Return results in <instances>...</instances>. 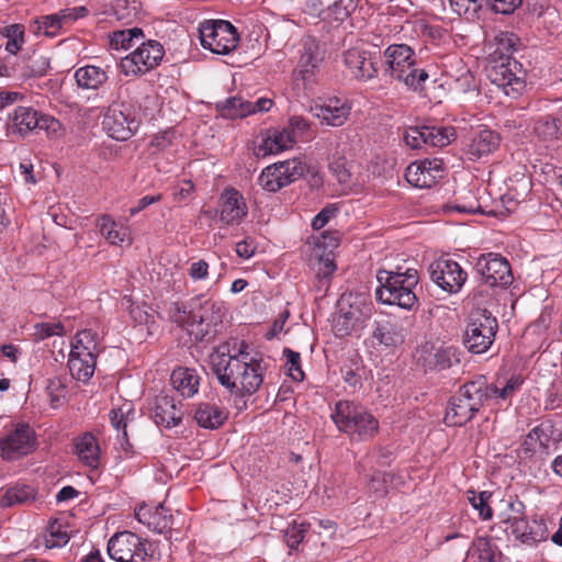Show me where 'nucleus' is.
Here are the masks:
<instances>
[{
	"instance_id": "nucleus-31",
	"label": "nucleus",
	"mask_w": 562,
	"mask_h": 562,
	"mask_svg": "<svg viewBox=\"0 0 562 562\" xmlns=\"http://www.w3.org/2000/svg\"><path fill=\"white\" fill-rule=\"evenodd\" d=\"M295 143V134L293 131L284 127L281 131L270 132L263 139L261 149L265 154H278L282 150L291 148Z\"/></svg>"
},
{
	"instance_id": "nucleus-41",
	"label": "nucleus",
	"mask_w": 562,
	"mask_h": 562,
	"mask_svg": "<svg viewBox=\"0 0 562 562\" xmlns=\"http://www.w3.org/2000/svg\"><path fill=\"white\" fill-rule=\"evenodd\" d=\"M0 34L8 38L5 50L10 54H18L24 44V26L22 24H11L0 30Z\"/></svg>"
},
{
	"instance_id": "nucleus-62",
	"label": "nucleus",
	"mask_w": 562,
	"mask_h": 562,
	"mask_svg": "<svg viewBox=\"0 0 562 562\" xmlns=\"http://www.w3.org/2000/svg\"><path fill=\"white\" fill-rule=\"evenodd\" d=\"M453 209L462 213H484L481 204L473 195H471L470 200L459 201Z\"/></svg>"
},
{
	"instance_id": "nucleus-3",
	"label": "nucleus",
	"mask_w": 562,
	"mask_h": 562,
	"mask_svg": "<svg viewBox=\"0 0 562 562\" xmlns=\"http://www.w3.org/2000/svg\"><path fill=\"white\" fill-rule=\"evenodd\" d=\"M376 278L380 286L375 290V297L381 303L404 310H412L417 304L414 289L419 282V276L416 269L407 268L403 271L397 267L394 271L380 270Z\"/></svg>"
},
{
	"instance_id": "nucleus-45",
	"label": "nucleus",
	"mask_w": 562,
	"mask_h": 562,
	"mask_svg": "<svg viewBox=\"0 0 562 562\" xmlns=\"http://www.w3.org/2000/svg\"><path fill=\"white\" fill-rule=\"evenodd\" d=\"M549 436L541 426H537L527 435L521 443V448L526 453L533 452L537 450V447L540 449L547 448Z\"/></svg>"
},
{
	"instance_id": "nucleus-46",
	"label": "nucleus",
	"mask_w": 562,
	"mask_h": 562,
	"mask_svg": "<svg viewBox=\"0 0 562 562\" xmlns=\"http://www.w3.org/2000/svg\"><path fill=\"white\" fill-rule=\"evenodd\" d=\"M34 33L43 32L44 35L54 37L63 27L57 13L50 15H43L34 21Z\"/></svg>"
},
{
	"instance_id": "nucleus-29",
	"label": "nucleus",
	"mask_w": 562,
	"mask_h": 562,
	"mask_svg": "<svg viewBox=\"0 0 562 562\" xmlns=\"http://www.w3.org/2000/svg\"><path fill=\"white\" fill-rule=\"evenodd\" d=\"M173 387L186 397H192L199 391L200 376L190 368H178L170 376Z\"/></svg>"
},
{
	"instance_id": "nucleus-36",
	"label": "nucleus",
	"mask_w": 562,
	"mask_h": 562,
	"mask_svg": "<svg viewBox=\"0 0 562 562\" xmlns=\"http://www.w3.org/2000/svg\"><path fill=\"white\" fill-rule=\"evenodd\" d=\"M425 145L432 147H445L456 138V131L452 126L424 125Z\"/></svg>"
},
{
	"instance_id": "nucleus-18",
	"label": "nucleus",
	"mask_w": 562,
	"mask_h": 562,
	"mask_svg": "<svg viewBox=\"0 0 562 562\" xmlns=\"http://www.w3.org/2000/svg\"><path fill=\"white\" fill-rule=\"evenodd\" d=\"M183 412L173 397L168 395L156 396L151 406V418L157 426L171 428L182 422Z\"/></svg>"
},
{
	"instance_id": "nucleus-15",
	"label": "nucleus",
	"mask_w": 562,
	"mask_h": 562,
	"mask_svg": "<svg viewBox=\"0 0 562 562\" xmlns=\"http://www.w3.org/2000/svg\"><path fill=\"white\" fill-rule=\"evenodd\" d=\"M325 59V49L314 37H306L302 43V52L297 61L296 75L304 81L311 82L319 72Z\"/></svg>"
},
{
	"instance_id": "nucleus-21",
	"label": "nucleus",
	"mask_w": 562,
	"mask_h": 562,
	"mask_svg": "<svg viewBox=\"0 0 562 562\" xmlns=\"http://www.w3.org/2000/svg\"><path fill=\"white\" fill-rule=\"evenodd\" d=\"M37 111L32 108L18 106L10 113L7 121V131L10 135L25 137L36 131Z\"/></svg>"
},
{
	"instance_id": "nucleus-23",
	"label": "nucleus",
	"mask_w": 562,
	"mask_h": 562,
	"mask_svg": "<svg viewBox=\"0 0 562 562\" xmlns=\"http://www.w3.org/2000/svg\"><path fill=\"white\" fill-rule=\"evenodd\" d=\"M520 44V38L513 32L498 31L488 42L490 56L494 61H510L512 54Z\"/></svg>"
},
{
	"instance_id": "nucleus-9",
	"label": "nucleus",
	"mask_w": 562,
	"mask_h": 562,
	"mask_svg": "<svg viewBox=\"0 0 562 562\" xmlns=\"http://www.w3.org/2000/svg\"><path fill=\"white\" fill-rule=\"evenodd\" d=\"M103 130L116 140L130 139L139 127L133 106L126 102H113L102 120Z\"/></svg>"
},
{
	"instance_id": "nucleus-14",
	"label": "nucleus",
	"mask_w": 562,
	"mask_h": 562,
	"mask_svg": "<svg viewBox=\"0 0 562 562\" xmlns=\"http://www.w3.org/2000/svg\"><path fill=\"white\" fill-rule=\"evenodd\" d=\"M35 449L34 431L26 424H21L0 440V457L14 460L31 453Z\"/></svg>"
},
{
	"instance_id": "nucleus-63",
	"label": "nucleus",
	"mask_w": 562,
	"mask_h": 562,
	"mask_svg": "<svg viewBox=\"0 0 562 562\" xmlns=\"http://www.w3.org/2000/svg\"><path fill=\"white\" fill-rule=\"evenodd\" d=\"M105 238L112 245H121L128 239L127 228L119 225L116 228H112V231L106 232Z\"/></svg>"
},
{
	"instance_id": "nucleus-37",
	"label": "nucleus",
	"mask_w": 562,
	"mask_h": 562,
	"mask_svg": "<svg viewBox=\"0 0 562 562\" xmlns=\"http://www.w3.org/2000/svg\"><path fill=\"white\" fill-rule=\"evenodd\" d=\"M34 498L35 492L33 487L29 485H15L7 488L1 496L0 504L3 507H9L31 503Z\"/></svg>"
},
{
	"instance_id": "nucleus-28",
	"label": "nucleus",
	"mask_w": 562,
	"mask_h": 562,
	"mask_svg": "<svg viewBox=\"0 0 562 562\" xmlns=\"http://www.w3.org/2000/svg\"><path fill=\"white\" fill-rule=\"evenodd\" d=\"M194 419L205 429H216L227 419V413L215 404L200 403L194 411Z\"/></svg>"
},
{
	"instance_id": "nucleus-42",
	"label": "nucleus",
	"mask_w": 562,
	"mask_h": 562,
	"mask_svg": "<svg viewBox=\"0 0 562 562\" xmlns=\"http://www.w3.org/2000/svg\"><path fill=\"white\" fill-rule=\"evenodd\" d=\"M71 350L79 352H89L97 356L99 352L98 335L91 329H85L77 334L75 342L71 345Z\"/></svg>"
},
{
	"instance_id": "nucleus-6",
	"label": "nucleus",
	"mask_w": 562,
	"mask_h": 562,
	"mask_svg": "<svg viewBox=\"0 0 562 562\" xmlns=\"http://www.w3.org/2000/svg\"><path fill=\"white\" fill-rule=\"evenodd\" d=\"M172 318L179 324L187 325L190 335H194L196 340H203L212 331V328L222 322L221 307L206 300L199 310L192 307L187 313L178 303H175Z\"/></svg>"
},
{
	"instance_id": "nucleus-38",
	"label": "nucleus",
	"mask_w": 562,
	"mask_h": 562,
	"mask_svg": "<svg viewBox=\"0 0 562 562\" xmlns=\"http://www.w3.org/2000/svg\"><path fill=\"white\" fill-rule=\"evenodd\" d=\"M284 187L301 179L307 172V166L299 158L277 162Z\"/></svg>"
},
{
	"instance_id": "nucleus-56",
	"label": "nucleus",
	"mask_w": 562,
	"mask_h": 562,
	"mask_svg": "<svg viewBox=\"0 0 562 562\" xmlns=\"http://www.w3.org/2000/svg\"><path fill=\"white\" fill-rule=\"evenodd\" d=\"M404 140L413 149L420 148L425 145L424 125L409 126L404 133Z\"/></svg>"
},
{
	"instance_id": "nucleus-55",
	"label": "nucleus",
	"mask_w": 562,
	"mask_h": 562,
	"mask_svg": "<svg viewBox=\"0 0 562 562\" xmlns=\"http://www.w3.org/2000/svg\"><path fill=\"white\" fill-rule=\"evenodd\" d=\"M110 420L112 426L116 429H123L121 438L124 440V442H121V446L124 451L128 452L132 448L127 440V432H126V423L124 420V414L121 408H114L110 412Z\"/></svg>"
},
{
	"instance_id": "nucleus-30",
	"label": "nucleus",
	"mask_w": 562,
	"mask_h": 562,
	"mask_svg": "<svg viewBox=\"0 0 562 562\" xmlns=\"http://www.w3.org/2000/svg\"><path fill=\"white\" fill-rule=\"evenodd\" d=\"M75 452L79 460L90 468L99 464L100 448L95 437L86 432L75 440Z\"/></svg>"
},
{
	"instance_id": "nucleus-20",
	"label": "nucleus",
	"mask_w": 562,
	"mask_h": 562,
	"mask_svg": "<svg viewBox=\"0 0 562 562\" xmlns=\"http://www.w3.org/2000/svg\"><path fill=\"white\" fill-rule=\"evenodd\" d=\"M220 220L225 224H238L247 215L243 195L235 189H226L220 199Z\"/></svg>"
},
{
	"instance_id": "nucleus-60",
	"label": "nucleus",
	"mask_w": 562,
	"mask_h": 562,
	"mask_svg": "<svg viewBox=\"0 0 562 562\" xmlns=\"http://www.w3.org/2000/svg\"><path fill=\"white\" fill-rule=\"evenodd\" d=\"M36 130L45 131L48 135L56 134L60 130V123L58 120L50 115L37 113V125Z\"/></svg>"
},
{
	"instance_id": "nucleus-2",
	"label": "nucleus",
	"mask_w": 562,
	"mask_h": 562,
	"mask_svg": "<svg viewBox=\"0 0 562 562\" xmlns=\"http://www.w3.org/2000/svg\"><path fill=\"white\" fill-rule=\"evenodd\" d=\"M521 384L519 378H510L503 387L490 384L485 376L480 375L460 386L457 395L449 403L445 420L449 426H463L475 413L491 400L510 397Z\"/></svg>"
},
{
	"instance_id": "nucleus-10",
	"label": "nucleus",
	"mask_w": 562,
	"mask_h": 562,
	"mask_svg": "<svg viewBox=\"0 0 562 562\" xmlns=\"http://www.w3.org/2000/svg\"><path fill=\"white\" fill-rule=\"evenodd\" d=\"M151 544L131 531L115 533L108 542V554L117 562H145Z\"/></svg>"
},
{
	"instance_id": "nucleus-40",
	"label": "nucleus",
	"mask_w": 562,
	"mask_h": 562,
	"mask_svg": "<svg viewBox=\"0 0 562 562\" xmlns=\"http://www.w3.org/2000/svg\"><path fill=\"white\" fill-rule=\"evenodd\" d=\"M472 550L477 554L479 562H498L501 552L487 538L479 537L474 540Z\"/></svg>"
},
{
	"instance_id": "nucleus-43",
	"label": "nucleus",
	"mask_w": 562,
	"mask_h": 562,
	"mask_svg": "<svg viewBox=\"0 0 562 562\" xmlns=\"http://www.w3.org/2000/svg\"><path fill=\"white\" fill-rule=\"evenodd\" d=\"M312 258L316 261V276L318 279H329L336 270L334 254L321 252L319 248H314Z\"/></svg>"
},
{
	"instance_id": "nucleus-24",
	"label": "nucleus",
	"mask_w": 562,
	"mask_h": 562,
	"mask_svg": "<svg viewBox=\"0 0 562 562\" xmlns=\"http://www.w3.org/2000/svg\"><path fill=\"white\" fill-rule=\"evenodd\" d=\"M372 338L379 346L392 348L402 345L405 335L400 324L391 319H382L374 322Z\"/></svg>"
},
{
	"instance_id": "nucleus-1",
	"label": "nucleus",
	"mask_w": 562,
	"mask_h": 562,
	"mask_svg": "<svg viewBox=\"0 0 562 562\" xmlns=\"http://www.w3.org/2000/svg\"><path fill=\"white\" fill-rule=\"evenodd\" d=\"M245 342L220 345L210 356L212 372L221 385L239 396L256 393L263 382L262 360L251 357Z\"/></svg>"
},
{
	"instance_id": "nucleus-64",
	"label": "nucleus",
	"mask_w": 562,
	"mask_h": 562,
	"mask_svg": "<svg viewBox=\"0 0 562 562\" xmlns=\"http://www.w3.org/2000/svg\"><path fill=\"white\" fill-rule=\"evenodd\" d=\"M353 5L352 0H339L334 3L331 10L336 20H344L350 14V8Z\"/></svg>"
},
{
	"instance_id": "nucleus-54",
	"label": "nucleus",
	"mask_w": 562,
	"mask_h": 562,
	"mask_svg": "<svg viewBox=\"0 0 562 562\" xmlns=\"http://www.w3.org/2000/svg\"><path fill=\"white\" fill-rule=\"evenodd\" d=\"M339 245V234L334 231L323 232L318 237H316L315 247L319 248V251L334 254V250Z\"/></svg>"
},
{
	"instance_id": "nucleus-19",
	"label": "nucleus",
	"mask_w": 562,
	"mask_h": 562,
	"mask_svg": "<svg viewBox=\"0 0 562 562\" xmlns=\"http://www.w3.org/2000/svg\"><path fill=\"white\" fill-rule=\"evenodd\" d=\"M311 112L322 124L339 127L347 121L350 108L339 99H329L312 105Z\"/></svg>"
},
{
	"instance_id": "nucleus-7",
	"label": "nucleus",
	"mask_w": 562,
	"mask_h": 562,
	"mask_svg": "<svg viewBox=\"0 0 562 562\" xmlns=\"http://www.w3.org/2000/svg\"><path fill=\"white\" fill-rule=\"evenodd\" d=\"M498 325L486 310H477L470 315L463 344L472 353H484L492 346Z\"/></svg>"
},
{
	"instance_id": "nucleus-49",
	"label": "nucleus",
	"mask_w": 562,
	"mask_h": 562,
	"mask_svg": "<svg viewBox=\"0 0 562 562\" xmlns=\"http://www.w3.org/2000/svg\"><path fill=\"white\" fill-rule=\"evenodd\" d=\"M69 541L67 531L63 530V526L54 521L48 527V535L45 538L46 548H58L65 546Z\"/></svg>"
},
{
	"instance_id": "nucleus-17",
	"label": "nucleus",
	"mask_w": 562,
	"mask_h": 562,
	"mask_svg": "<svg viewBox=\"0 0 562 562\" xmlns=\"http://www.w3.org/2000/svg\"><path fill=\"white\" fill-rule=\"evenodd\" d=\"M443 176V162L440 159L411 164L405 171L407 182L416 188H431Z\"/></svg>"
},
{
	"instance_id": "nucleus-4",
	"label": "nucleus",
	"mask_w": 562,
	"mask_h": 562,
	"mask_svg": "<svg viewBox=\"0 0 562 562\" xmlns=\"http://www.w3.org/2000/svg\"><path fill=\"white\" fill-rule=\"evenodd\" d=\"M331 419L340 431L352 439L367 440L379 430L378 419L363 406L351 401H338Z\"/></svg>"
},
{
	"instance_id": "nucleus-50",
	"label": "nucleus",
	"mask_w": 562,
	"mask_h": 562,
	"mask_svg": "<svg viewBox=\"0 0 562 562\" xmlns=\"http://www.w3.org/2000/svg\"><path fill=\"white\" fill-rule=\"evenodd\" d=\"M454 12L467 19H474L482 8V0H450Z\"/></svg>"
},
{
	"instance_id": "nucleus-32",
	"label": "nucleus",
	"mask_w": 562,
	"mask_h": 562,
	"mask_svg": "<svg viewBox=\"0 0 562 562\" xmlns=\"http://www.w3.org/2000/svg\"><path fill=\"white\" fill-rule=\"evenodd\" d=\"M460 362L459 351L454 347L438 348L429 352L425 366L431 370H446Z\"/></svg>"
},
{
	"instance_id": "nucleus-11",
	"label": "nucleus",
	"mask_w": 562,
	"mask_h": 562,
	"mask_svg": "<svg viewBox=\"0 0 562 562\" xmlns=\"http://www.w3.org/2000/svg\"><path fill=\"white\" fill-rule=\"evenodd\" d=\"M165 50L162 45L154 40L142 43L131 54L121 58L120 67L125 76H138L157 67Z\"/></svg>"
},
{
	"instance_id": "nucleus-34",
	"label": "nucleus",
	"mask_w": 562,
	"mask_h": 562,
	"mask_svg": "<svg viewBox=\"0 0 562 562\" xmlns=\"http://www.w3.org/2000/svg\"><path fill=\"white\" fill-rule=\"evenodd\" d=\"M250 101H246L240 97H231L223 102L216 104V109L223 117L235 120L243 119L254 114Z\"/></svg>"
},
{
	"instance_id": "nucleus-51",
	"label": "nucleus",
	"mask_w": 562,
	"mask_h": 562,
	"mask_svg": "<svg viewBox=\"0 0 562 562\" xmlns=\"http://www.w3.org/2000/svg\"><path fill=\"white\" fill-rule=\"evenodd\" d=\"M34 336L37 340H44L52 336H61L64 334V325L60 322L38 323L34 326Z\"/></svg>"
},
{
	"instance_id": "nucleus-44",
	"label": "nucleus",
	"mask_w": 562,
	"mask_h": 562,
	"mask_svg": "<svg viewBox=\"0 0 562 562\" xmlns=\"http://www.w3.org/2000/svg\"><path fill=\"white\" fill-rule=\"evenodd\" d=\"M258 182L262 189L269 192H277L284 187L277 162L261 171Z\"/></svg>"
},
{
	"instance_id": "nucleus-22",
	"label": "nucleus",
	"mask_w": 562,
	"mask_h": 562,
	"mask_svg": "<svg viewBox=\"0 0 562 562\" xmlns=\"http://www.w3.org/2000/svg\"><path fill=\"white\" fill-rule=\"evenodd\" d=\"M510 61H499L490 77L492 82L502 88L506 95L517 98L525 88V82L509 68Z\"/></svg>"
},
{
	"instance_id": "nucleus-53",
	"label": "nucleus",
	"mask_w": 562,
	"mask_h": 562,
	"mask_svg": "<svg viewBox=\"0 0 562 562\" xmlns=\"http://www.w3.org/2000/svg\"><path fill=\"white\" fill-rule=\"evenodd\" d=\"M502 521L508 525L525 517V505L521 501L515 498L507 501V509L502 513Z\"/></svg>"
},
{
	"instance_id": "nucleus-59",
	"label": "nucleus",
	"mask_w": 562,
	"mask_h": 562,
	"mask_svg": "<svg viewBox=\"0 0 562 562\" xmlns=\"http://www.w3.org/2000/svg\"><path fill=\"white\" fill-rule=\"evenodd\" d=\"M306 529L304 528V525L300 526H292L286 529L284 533L285 542L291 549L297 548V546L302 542L304 539V533Z\"/></svg>"
},
{
	"instance_id": "nucleus-57",
	"label": "nucleus",
	"mask_w": 562,
	"mask_h": 562,
	"mask_svg": "<svg viewBox=\"0 0 562 562\" xmlns=\"http://www.w3.org/2000/svg\"><path fill=\"white\" fill-rule=\"evenodd\" d=\"M49 66H50L49 58H47L45 56L33 54L30 57L29 68L33 76H37V77L44 76L47 72V70L49 69Z\"/></svg>"
},
{
	"instance_id": "nucleus-48",
	"label": "nucleus",
	"mask_w": 562,
	"mask_h": 562,
	"mask_svg": "<svg viewBox=\"0 0 562 562\" xmlns=\"http://www.w3.org/2000/svg\"><path fill=\"white\" fill-rule=\"evenodd\" d=\"M329 171L341 184H347L351 180V172L347 167V159L344 156L330 158L328 165Z\"/></svg>"
},
{
	"instance_id": "nucleus-13",
	"label": "nucleus",
	"mask_w": 562,
	"mask_h": 562,
	"mask_svg": "<svg viewBox=\"0 0 562 562\" xmlns=\"http://www.w3.org/2000/svg\"><path fill=\"white\" fill-rule=\"evenodd\" d=\"M475 270L490 286H508L514 279L508 261L493 252L482 255Z\"/></svg>"
},
{
	"instance_id": "nucleus-47",
	"label": "nucleus",
	"mask_w": 562,
	"mask_h": 562,
	"mask_svg": "<svg viewBox=\"0 0 562 562\" xmlns=\"http://www.w3.org/2000/svg\"><path fill=\"white\" fill-rule=\"evenodd\" d=\"M283 355L286 359L285 367H286L289 376H291L294 381H297V382L303 381L304 372L301 368L300 353L290 348H284Z\"/></svg>"
},
{
	"instance_id": "nucleus-27",
	"label": "nucleus",
	"mask_w": 562,
	"mask_h": 562,
	"mask_svg": "<svg viewBox=\"0 0 562 562\" xmlns=\"http://www.w3.org/2000/svg\"><path fill=\"white\" fill-rule=\"evenodd\" d=\"M97 356L89 352L71 350L68 359V368L72 378L87 382L94 373Z\"/></svg>"
},
{
	"instance_id": "nucleus-26",
	"label": "nucleus",
	"mask_w": 562,
	"mask_h": 562,
	"mask_svg": "<svg viewBox=\"0 0 562 562\" xmlns=\"http://www.w3.org/2000/svg\"><path fill=\"white\" fill-rule=\"evenodd\" d=\"M509 526L515 538L524 543L533 544L547 538L546 526L537 520L528 521L524 517Z\"/></svg>"
},
{
	"instance_id": "nucleus-35",
	"label": "nucleus",
	"mask_w": 562,
	"mask_h": 562,
	"mask_svg": "<svg viewBox=\"0 0 562 562\" xmlns=\"http://www.w3.org/2000/svg\"><path fill=\"white\" fill-rule=\"evenodd\" d=\"M533 132L543 140L555 139L562 134V115H546L539 117L533 125Z\"/></svg>"
},
{
	"instance_id": "nucleus-33",
	"label": "nucleus",
	"mask_w": 562,
	"mask_h": 562,
	"mask_svg": "<svg viewBox=\"0 0 562 562\" xmlns=\"http://www.w3.org/2000/svg\"><path fill=\"white\" fill-rule=\"evenodd\" d=\"M77 85L82 89H99L108 80L106 72L100 67L88 65L75 72Z\"/></svg>"
},
{
	"instance_id": "nucleus-39",
	"label": "nucleus",
	"mask_w": 562,
	"mask_h": 562,
	"mask_svg": "<svg viewBox=\"0 0 562 562\" xmlns=\"http://www.w3.org/2000/svg\"><path fill=\"white\" fill-rule=\"evenodd\" d=\"M143 37L144 33L138 27L115 31L110 37V45L114 49H130L133 47L134 42Z\"/></svg>"
},
{
	"instance_id": "nucleus-5",
	"label": "nucleus",
	"mask_w": 562,
	"mask_h": 562,
	"mask_svg": "<svg viewBox=\"0 0 562 562\" xmlns=\"http://www.w3.org/2000/svg\"><path fill=\"white\" fill-rule=\"evenodd\" d=\"M414 56L413 49L405 44L390 45L384 50L385 70L407 87L418 90L428 79V74L425 69L417 67Z\"/></svg>"
},
{
	"instance_id": "nucleus-25",
	"label": "nucleus",
	"mask_w": 562,
	"mask_h": 562,
	"mask_svg": "<svg viewBox=\"0 0 562 562\" xmlns=\"http://www.w3.org/2000/svg\"><path fill=\"white\" fill-rule=\"evenodd\" d=\"M499 135L491 130L483 128L475 132L468 144V154L473 158L486 156L499 146Z\"/></svg>"
},
{
	"instance_id": "nucleus-58",
	"label": "nucleus",
	"mask_w": 562,
	"mask_h": 562,
	"mask_svg": "<svg viewBox=\"0 0 562 562\" xmlns=\"http://www.w3.org/2000/svg\"><path fill=\"white\" fill-rule=\"evenodd\" d=\"M495 13L512 14L521 4L522 0H487Z\"/></svg>"
},
{
	"instance_id": "nucleus-52",
	"label": "nucleus",
	"mask_w": 562,
	"mask_h": 562,
	"mask_svg": "<svg viewBox=\"0 0 562 562\" xmlns=\"http://www.w3.org/2000/svg\"><path fill=\"white\" fill-rule=\"evenodd\" d=\"M472 496L469 497L471 505L479 510V515L482 519L486 520L492 518V508L488 506L487 501L491 497L488 492H481L475 494L471 492Z\"/></svg>"
},
{
	"instance_id": "nucleus-8",
	"label": "nucleus",
	"mask_w": 562,
	"mask_h": 562,
	"mask_svg": "<svg viewBox=\"0 0 562 562\" xmlns=\"http://www.w3.org/2000/svg\"><path fill=\"white\" fill-rule=\"evenodd\" d=\"M199 32L201 45L218 55L231 53L239 42L237 30L224 20L205 21L201 24Z\"/></svg>"
},
{
	"instance_id": "nucleus-12",
	"label": "nucleus",
	"mask_w": 562,
	"mask_h": 562,
	"mask_svg": "<svg viewBox=\"0 0 562 562\" xmlns=\"http://www.w3.org/2000/svg\"><path fill=\"white\" fill-rule=\"evenodd\" d=\"M431 281L449 294L458 293L468 279L461 266L449 258H439L428 267Z\"/></svg>"
},
{
	"instance_id": "nucleus-61",
	"label": "nucleus",
	"mask_w": 562,
	"mask_h": 562,
	"mask_svg": "<svg viewBox=\"0 0 562 562\" xmlns=\"http://www.w3.org/2000/svg\"><path fill=\"white\" fill-rule=\"evenodd\" d=\"M337 209L334 206L324 207L312 221V227L315 231L322 229L328 221L335 215Z\"/></svg>"
},
{
	"instance_id": "nucleus-16",
	"label": "nucleus",
	"mask_w": 562,
	"mask_h": 562,
	"mask_svg": "<svg viewBox=\"0 0 562 562\" xmlns=\"http://www.w3.org/2000/svg\"><path fill=\"white\" fill-rule=\"evenodd\" d=\"M379 57L353 47L344 53V64L350 75L358 80L368 81L378 75Z\"/></svg>"
}]
</instances>
